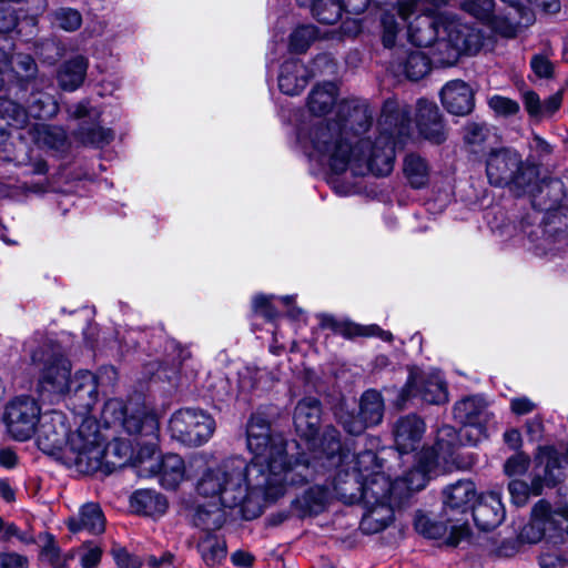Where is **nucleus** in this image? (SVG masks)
<instances>
[{
    "label": "nucleus",
    "instance_id": "nucleus-1",
    "mask_svg": "<svg viewBox=\"0 0 568 568\" xmlns=\"http://www.w3.org/2000/svg\"><path fill=\"white\" fill-rule=\"evenodd\" d=\"M310 141L337 174L351 170L355 176L368 173L385 176L393 171L394 151L386 138H382L375 148L369 139L354 142L334 119L315 124L311 129Z\"/></svg>",
    "mask_w": 568,
    "mask_h": 568
},
{
    "label": "nucleus",
    "instance_id": "nucleus-2",
    "mask_svg": "<svg viewBox=\"0 0 568 568\" xmlns=\"http://www.w3.org/2000/svg\"><path fill=\"white\" fill-rule=\"evenodd\" d=\"M200 496L213 499L214 504L226 508H241L245 519L258 517L263 504L272 501L248 484V471L243 458L223 460L219 466L209 468L197 481Z\"/></svg>",
    "mask_w": 568,
    "mask_h": 568
},
{
    "label": "nucleus",
    "instance_id": "nucleus-3",
    "mask_svg": "<svg viewBox=\"0 0 568 568\" xmlns=\"http://www.w3.org/2000/svg\"><path fill=\"white\" fill-rule=\"evenodd\" d=\"M246 440L253 454L251 463H246L248 484L275 501L285 494L287 484L297 483L295 469L291 467L287 458L285 440L272 432L254 438L248 437Z\"/></svg>",
    "mask_w": 568,
    "mask_h": 568
},
{
    "label": "nucleus",
    "instance_id": "nucleus-4",
    "mask_svg": "<svg viewBox=\"0 0 568 568\" xmlns=\"http://www.w3.org/2000/svg\"><path fill=\"white\" fill-rule=\"evenodd\" d=\"M486 173L491 185L508 187L516 196L535 194L539 190L538 166L523 160L520 153L510 148L493 150L486 161Z\"/></svg>",
    "mask_w": 568,
    "mask_h": 568
},
{
    "label": "nucleus",
    "instance_id": "nucleus-5",
    "mask_svg": "<svg viewBox=\"0 0 568 568\" xmlns=\"http://www.w3.org/2000/svg\"><path fill=\"white\" fill-rule=\"evenodd\" d=\"M483 45L478 29L457 20L442 23L438 39L430 44L432 62L440 67H452L462 54H475Z\"/></svg>",
    "mask_w": 568,
    "mask_h": 568
},
{
    "label": "nucleus",
    "instance_id": "nucleus-6",
    "mask_svg": "<svg viewBox=\"0 0 568 568\" xmlns=\"http://www.w3.org/2000/svg\"><path fill=\"white\" fill-rule=\"evenodd\" d=\"M64 459L70 467H74L81 474H102L103 438L95 420L84 419L70 435Z\"/></svg>",
    "mask_w": 568,
    "mask_h": 568
},
{
    "label": "nucleus",
    "instance_id": "nucleus-7",
    "mask_svg": "<svg viewBox=\"0 0 568 568\" xmlns=\"http://www.w3.org/2000/svg\"><path fill=\"white\" fill-rule=\"evenodd\" d=\"M382 42L385 48L394 49L390 69L397 75H404L410 81H418L430 71L432 60L424 52L405 48L395 47L397 34L400 32V24L392 12H384L381 19Z\"/></svg>",
    "mask_w": 568,
    "mask_h": 568
},
{
    "label": "nucleus",
    "instance_id": "nucleus-8",
    "mask_svg": "<svg viewBox=\"0 0 568 568\" xmlns=\"http://www.w3.org/2000/svg\"><path fill=\"white\" fill-rule=\"evenodd\" d=\"M476 497V487L471 480H458L444 489L442 517L452 523L448 546L455 547L469 537L470 530L465 517L473 509Z\"/></svg>",
    "mask_w": 568,
    "mask_h": 568
},
{
    "label": "nucleus",
    "instance_id": "nucleus-9",
    "mask_svg": "<svg viewBox=\"0 0 568 568\" xmlns=\"http://www.w3.org/2000/svg\"><path fill=\"white\" fill-rule=\"evenodd\" d=\"M535 460L537 473L530 486L523 480H511L508 485L511 501L518 507L527 504L530 494L538 496L545 485L554 487L565 478L559 453L554 446H539Z\"/></svg>",
    "mask_w": 568,
    "mask_h": 568
},
{
    "label": "nucleus",
    "instance_id": "nucleus-10",
    "mask_svg": "<svg viewBox=\"0 0 568 568\" xmlns=\"http://www.w3.org/2000/svg\"><path fill=\"white\" fill-rule=\"evenodd\" d=\"M31 361L40 371V384L43 388L57 394L70 392L72 366L59 344L43 341L31 352Z\"/></svg>",
    "mask_w": 568,
    "mask_h": 568
},
{
    "label": "nucleus",
    "instance_id": "nucleus-11",
    "mask_svg": "<svg viewBox=\"0 0 568 568\" xmlns=\"http://www.w3.org/2000/svg\"><path fill=\"white\" fill-rule=\"evenodd\" d=\"M321 450L327 467H348L352 473L359 474L363 479L374 471H381L377 456L373 450H364L357 455L344 452L339 432L334 426L328 425L324 428Z\"/></svg>",
    "mask_w": 568,
    "mask_h": 568
},
{
    "label": "nucleus",
    "instance_id": "nucleus-12",
    "mask_svg": "<svg viewBox=\"0 0 568 568\" xmlns=\"http://www.w3.org/2000/svg\"><path fill=\"white\" fill-rule=\"evenodd\" d=\"M172 438L187 446H201L215 430V422L202 409L182 408L175 412L169 424Z\"/></svg>",
    "mask_w": 568,
    "mask_h": 568
},
{
    "label": "nucleus",
    "instance_id": "nucleus-13",
    "mask_svg": "<svg viewBox=\"0 0 568 568\" xmlns=\"http://www.w3.org/2000/svg\"><path fill=\"white\" fill-rule=\"evenodd\" d=\"M40 415L41 409L34 398L18 396L6 405L2 420L13 439L24 442L36 434Z\"/></svg>",
    "mask_w": 568,
    "mask_h": 568
},
{
    "label": "nucleus",
    "instance_id": "nucleus-14",
    "mask_svg": "<svg viewBox=\"0 0 568 568\" xmlns=\"http://www.w3.org/2000/svg\"><path fill=\"white\" fill-rule=\"evenodd\" d=\"M334 120L341 123L343 130L351 134L352 140L368 131L373 124L374 110L367 100L348 98L341 100Z\"/></svg>",
    "mask_w": 568,
    "mask_h": 568
},
{
    "label": "nucleus",
    "instance_id": "nucleus-15",
    "mask_svg": "<svg viewBox=\"0 0 568 568\" xmlns=\"http://www.w3.org/2000/svg\"><path fill=\"white\" fill-rule=\"evenodd\" d=\"M454 417L463 425L462 432L465 434L476 433L479 437L484 432V426L489 419L487 404L481 396L473 395L457 402L454 406ZM478 438L470 443L475 445Z\"/></svg>",
    "mask_w": 568,
    "mask_h": 568
},
{
    "label": "nucleus",
    "instance_id": "nucleus-16",
    "mask_svg": "<svg viewBox=\"0 0 568 568\" xmlns=\"http://www.w3.org/2000/svg\"><path fill=\"white\" fill-rule=\"evenodd\" d=\"M321 402L313 397L300 400L294 410V426L297 434L305 438L313 449H318L320 458H324L317 434L321 424Z\"/></svg>",
    "mask_w": 568,
    "mask_h": 568
},
{
    "label": "nucleus",
    "instance_id": "nucleus-17",
    "mask_svg": "<svg viewBox=\"0 0 568 568\" xmlns=\"http://www.w3.org/2000/svg\"><path fill=\"white\" fill-rule=\"evenodd\" d=\"M37 444L45 454L53 455L61 450L64 446L68 448L69 427L65 424L63 414L52 412L40 419Z\"/></svg>",
    "mask_w": 568,
    "mask_h": 568
},
{
    "label": "nucleus",
    "instance_id": "nucleus-18",
    "mask_svg": "<svg viewBox=\"0 0 568 568\" xmlns=\"http://www.w3.org/2000/svg\"><path fill=\"white\" fill-rule=\"evenodd\" d=\"M410 124V109L396 100H386L383 104L379 125L383 132L372 141L375 146L382 138H386L395 152V138L405 135Z\"/></svg>",
    "mask_w": 568,
    "mask_h": 568
},
{
    "label": "nucleus",
    "instance_id": "nucleus-19",
    "mask_svg": "<svg viewBox=\"0 0 568 568\" xmlns=\"http://www.w3.org/2000/svg\"><path fill=\"white\" fill-rule=\"evenodd\" d=\"M320 326L348 339L355 337H379L385 342H392L393 339L390 332L384 331L376 324L361 325L349 321H338L328 314L320 315Z\"/></svg>",
    "mask_w": 568,
    "mask_h": 568
},
{
    "label": "nucleus",
    "instance_id": "nucleus-20",
    "mask_svg": "<svg viewBox=\"0 0 568 568\" xmlns=\"http://www.w3.org/2000/svg\"><path fill=\"white\" fill-rule=\"evenodd\" d=\"M416 123L420 135L433 144H442L447 139L438 106L434 102L419 100Z\"/></svg>",
    "mask_w": 568,
    "mask_h": 568
},
{
    "label": "nucleus",
    "instance_id": "nucleus-21",
    "mask_svg": "<svg viewBox=\"0 0 568 568\" xmlns=\"http://www.w3.org/2000/svg\"><path fill=\"white\" fill-rule=\"evenodd\" d=\"M123 427L131 435H140L146 438V445H154L158 439V418L144 406H125L123 409Z\"/></svg>",
    "mask_w": 568,
    "mask_h": 568
},
{
    "label": "nucleus",
    "instance_id": "nucleus-22",
    "mask_svg": "<svg viewBox=\"0 0 568 568\" xmlns=\"http://www.w3.org/2000/svg\"><path fill=\"white\" fill-rule=\"evenodd\" d=\"M425 429L424 420L415 414L399 417L393 427L397 449L403 454L415 450L420 444Z\"/></svg>",
    "mask_w": 568,
    "mask_h": 568
},
{
    "label": "nucleus",
    "instance_id": "nucleus-23",
    "mask_svg": "<svg viewBox=\"0 0 568 568\" xmlns=\"http://www.w3.org/2000/svg\"><path fill=\"white\" fill-rule=\"evenodd\" d=\"M444 108L452 114L466 115L474 109V92L462 80L447 82L440 91Z\"/></svg>",
    "mask_w": 568,
    "mask_h": 568
},
{
    "label": "nucleus",
    "instance_id": "nucleus-24",
    "mask_svg": "<svg viewBox=\"0 0 568 568\" xmlns=\"http://www.w3.org/2000/svg\"><path fill=\"white\" fill-rule=\"evenodd\" d=\"M471 511L476 526L484 531L495 529L505 519V508L497 493L481 496Z\"/></svg>",
    "mask_w": 568,
    "mask_h": 568
},
{
    "label": "nucleus",
    "instance_id": "nucleus-25",
    "mask_svg": "<svg viewBox=\"0 0 568 568\" xmlns=\"http://www.w3.org/2000/svg\"><path fill=\"white\" fill-rule=\"evenodd\" d=\"M333 469V467H328ZM336 470L332 489L334 496L345 504L364 501V483L357 473H352L348 467H334Z\"/></svg>",
    "mask_w": 568,
    "mask_h": 568
},
{
    "label": "nucleus",
    "instance_id": "nucleus-26",
    "mask_svg": "<svg viewBox=\"0 0 568 568\" xmlns=\"http://www.w3.org/2000/svg\"><path fill=\"white\" fill-rule=\"evenodd\" d=\"M364 483V503H396L395 490L402 484L403 479L392 481L390 478L383 471H374L368 477L363 479Z\"/></svg>",
    "mask_w": 568,
    "mask_h": 568
},
{
    "label": "nucleus",
    "instance_id": "nucleus-27",
    "mask_svg": "<svg viewBox=\"0 0 568 568\" xmlns=\"http://www.w3.org/2000/svg\"><path fill=\"white\" fill-rule=\"evenodd\" d=\"M416 396H419L425 403L436 405L444 404L448 400L446 385L435 379L417 381L409 378L400 390L399 399L404 403L408 398Z\"/></svg>",
    "mask_w": 568,
    "mask_h": 568
},
{
    "label": "nucleus",
    "instance_id": "nucleus-28",
    "mask_svg": "<svg viewBox=\"0 0 568 568\" xmlns=\"http://www.w3.org/2000/svg\"><path fill=\"white\" fill-rule=\"evenodd\" d=\"M313 75L314 73L301 60H287L281 67L278 88L287 95L300 94Z\"/></svg>",
    "mask_w": 568,
    "mask_h": 568
},
{
    "label": "nucleus",
    "instance_id": "nucleus-29",
    "mask_svg": "<svg viewBox=\"0 0 568 568\" xmlns=\"http://www.w3.org/2000/svg\"><path fill=\"white\" fill-rule=\"evenodd\" d=\"M449 19L428 14L418 16L408 26L409 41L416 47L429 48L438 39L442 23Z\"/></svg>",
    "mask_w": 568,
    "mask_h": 568
},
{
    "label": "nucleus",
    "instance_id": "nucleus-30",
    "mask_svg": "<svg viewBox=\"0 0 568 568\" xmlns=\"http://www.w3.org/2000/svg\"><path fill=\"white\" fill-rule=\"evenodd\" d=\"M443 460L437 449L433 447L424 448L419 456L416 466L409 470L404 481L408 490H419L426 486L428 475H430Z\"/></svg>",
    "mask_w": 568,
    "mask_h": 568
},
{
    "label": "nucleus",
    "instance_id": "nucleus-31",
    "mask_svg": "<svg viewBox=\"0 0 568 568\" xmlns=\"http://www.w3.org/2000/svg\"><path fill=\"white\" fill-rule=\"evenodd\" d=\"M366 511L362 516L359 529L365 535H375L384 531L395 520L393 504H366Z\"/></svg>",
    "mask_w": 568,
    "mask_h": 568
},
{
    "label": "nucleus",
    "instance_id": "nucleus-32",
    "mask_svg": "<svg viewBox=\"0 0 568 568\" xmlns=\"http://www.w3.org/2000/svg\"><path fill=\"white\" fill-rule=\"evenodd\" d=\"M67 525L72 532L87 530L92 535H99L105 529V518L99 504L87 503L77 515L68 519Z\"/></svg>",
    "mask_w": 568,
    "mask_h": 568
},
{
    "label": "nucleus",
    "instance_id": "nucleus-33",
    "mask_svg": "<svg viewBox=\"0 0 568 568\" xmlns=\"http://www.w3.org/2000/svg\"><path fill=\"white\" fill-rule=\"evenodd\" d=\"M133 452L131 442L126 439L115 438L103 445L102 474L110 475L130 464L133 458Z\"/></svg>",
    "mask_w": 568,
    "mask_h": 568
},
{
    "label": "nucleus",
    "instance_id": "nucleus-34",
    "mask_svg": "<svg viewBox=\"0 0 568 568\" xmlns=\"http://www.w3.org/2000/svg\"><path fill=\"white\" fill-rule=\"evenodd\" d=\"M338 88L334 82H323L315 85L308 94L307 106L312 114L324 115L334 105L337 106Z\"/></svg>",
    "mask_w": 568,
    "mask_h": 568
},
{
    "label": "nucleus",
    "instance_id": "nucleus-35",
    "mask_svg": "<svg viewBox=\"0 0 568 568\" xmlns=\"http://www.w3.org/2000/svg\"><path fill=\"white\" fill-rule=\"evenodd\" d=\"M539 190L535 194H525L531 200V205L539 211L556 210L562 197V184L558 180H545L539 178Z\"/></svg>",
    "mask_w": 568,
    "mask_h": 568
},
{
    "label": "nucleus",
    "instance_id": "nucleus-36",
    "mask_svg": "<svg viewBox=\"0 0 568 568\" xmlns=\"http://www.w3.org/2000/svg\"><path fill=\"white\" fill-rule=\"evenodd\" d=\"M88 65V59L83 55H75L65 61L58 72L59 85L65 91L80 88L85 79Z\"/></svg>",
    "mask_w": 568,
    "mask_h": 568
},
{
    "label": "nucleus",
    "instance_id": "nucleus-37",
    "mask_svg": "<svg viewBox=\"0 0 568 568\" xmlns=\"http://www.w3.org/2000/svg\"><path fill=\"white\" fill-rule=\"evenodd\" d=\"M159 477L161 485L168 489L176 488L184 479V460L176 454H166L159 465Z\"/></svg>",
    "mask_w": 568,
    "mask_h": 568
},
{
    "label": "nucleus",
    "instance_id": "nucleus-38",
    "mask_svg": "<svg viewBox=\"0 0 568 568\" xmlns=\"http://www.w3.org/2000/svg\"><path fill=\"white\" fill-rule=\"evenodd\" d=\"M358 412L368 427L381 424L385 412V404L381 393L375 389L364 392L359 399Z\"/></svg>",
    "mask_w": 568,
    "mask_h": 568
},
{
    "label": "nucleus",
    "instance_id": "nucleus-39",
    "mask_svg": "<svg viewBox=\"0 0 568 568\" xmlns=\"http://www.w3.org/2000/svg\"><path fill=\"white\" fill-rule=\"evenodd\" d=\"M70 392H73L83 406L90 408L97 400L98 382L95 375L90 371H79L73 379L70 378Z\"/></svg>",
    "mask_w": 568,
    "mask_h": 568
},
{
    "label": "nucleus",
    "instance_id": "nucleus-40",
    "mask_svg": "<svg viewBox=\"0 0 568 568\" xmlns=\"http://www.w3.org/2000/svg\"><path fill=\"white\" fill-rule=\"evenodd\" d=\"M4 121L9 126L22 129L28 123V112L17 102L0 98V122ZM10 133L0 123V138Z\"/></svg>",
    "mask_w": 568,
    "mask_h": 568
},
{
    "label": "nucleus",
    "instance_id": "nucleus-41",
    "mask_svg": "<svg viewBox=\"0 0 568 568\" xmlns=\"http://www.w3.org/2000/svg\"><path fill=\"white\" fill-rule=\"evenodd\" d=\"M131 504L136 511L144 515L163 514L168 508L165 497L150 489L135 491L131 497Z\"/></svg>",
    "mask_w": 568,
    "mask_h": 568
},
{
    "label": "nucleus",
    "instance_id": "nucleus-42",
    "mask_svg": "<svg viewBox=\"0 0 568 568\" xmlns=\"http://www.w3.org/2000/svg\"><path fill=\"white\" fill-rule=\"evenodd\" d=\"M415 529L416 531L428 538V539H442L445 538V544H447V538L450 534L452 523H448L440 516V520L430 518L424 514L417 515L415 518Z\"/></svg>",
    "mask_w": 568,
    "mask_h": 568
},
{
    "label": "nucleus",
    "instance_id": "nucleus-43",
    "mask_svg": "<svg viewBox=\"0 0 568 568\" xmlns=\"http://www.w3.org/2000/svg\"><path fill=\"white\" fill-rule=\"evenodd\" d=\"M465 432L457 433V430L449 425H444L437 430L436 442L434 447L439 453L443 462H447L454 454L455 448L459 445L463 437L469 436Z\"/></svg>",
    "mask_w": 568,
    "mask_h": 568
},
{
    "label": "nucleus",
    "instance_id": "nucleus-44",
    "mask_svg": "<svg viewBox=\"0 0 568 568\" xmlns=\"http://www.w3.org/2000/svg\"><path fill=\"white\" fill-rule=\"evenodd\" d=\"M404 173L414 189H420L428 182L429 169L427 162L416 154H409L404 160Z\"/></svg>",
    "mask_w": 568,
    "mask_h": 568
},
{
    "label": "nucleus",
    "instance_id": "nucleus-45",
    "mask_svg": "<svg viewBox=\"0 0 568 568\" xmlns=\"http://www.w3.org/2000/svg\"><path fill=\"white\" fill-rule=\"evenodd\" d=\"M202 559L207 566L220 565L226 558V545L216 536L206 535L199 544Z\"/></svg>",
    "mask_w": 568,
    "mask_h": 568
},
{
    "label": "nucleus",
    "instance_id": "nucleus-46",
    "mask_svg": "<svg viewBox=\"0 0 568 568\" xmlns=\"http://www.w3.org/2000/svg\"><path fill=\"white\" fill-rule=\"evenodd\" d=\"M212 506L213 509L199 507L194 516L195 526L206 531L220 529L225 523V514L223 511L224 507L214 503Z\"/></svg>",
    "mask_w": 568,
    "mask_h": 568
},
{
    "label": "nucleus",
    "instance_id": "nucleus-47",
    "mask_svg": "<svg viewBox=\"0 0 568 568\" xmlns=\"http://www.w3.org/2000/svg\"><path fill=\"white\" fill-rule=\"evenodd\" d=\"M343 11V4L338 0H314L312 4L313 16L324 24L336 23Z\"/></svg>",
    "mask_w": 568,
    "mask_h": 568
},
{
    "label": "nucleus",
    "instance_id": "nucleus-48",
    "mask_svg": "<svg viewBox=\"0 0 568 568\" xmlns=\"http://www.w3.org/2000/svg\"><path fill=\"white\" fill-rule=\"evenodd\" d=\"M77 136L85 145L103 146L113 140V132L99 125L81 124Z\"/></svg>",
    "mask_w": 568,
    "mask_h": 568
},
{
    "label": "nucleus",
    "instance_id": "nucleus-49",
    "mask_svg": "<svg viewBox=\"0 0 568 568\" xmlns=\"http://www.w3.org/2000/svg\"><path fill=\"white\" fill-rule=\"evenodd\" d=\"M335 415L337 423L349 435L358 436L368 428L367 424L361 417L359 412L356 414L354 410H346L341 407Z\"/></svg>",
    "mask_w": 568,
    "mask_h": 568
},
{
    "label": "nucleus",
    "instance_id": "nucleus-50",
    "mask_svg": "<svg viewBox=\"0 0 568 568\" xmlns=\"http://www.w3.org/2000/svg\"><path fill=\"white\" fill-rule=\"evenodd\" d=\"M29 112L37 119H49L57 114L58 104L49 94L33 95Z\"/></svg>",
    "mask_w": 568,
    "mask_h": 568
},
{
    "label": "nucleus",
    "instance_id": "nucleus-51",
    "mask_svg": "<svg viewBox=\"0 0 568 568\" xmlns=\"http://www.w3.org/2000/svg\"><path fill=\"white\" fill-rule=\"evenodd\" d=\"M316 38V30L313 26H301L290 37V49L295 53L305 52Z\"/></svg>",
    "mask_w": 568,
    "mask_h": 568
},
{
    "label": "nucleus",
    "instance_id": "nucleus-52",
    "mask_svg": "<svg viewBox=\"0 0 568 568\" xmlns=\"http://www.w3.org/2000/svg\"><path fill=\"white\" fill-rule=\"evenodd\" d=\"M12 70L21 80L29 81L33 79L38 71L34 59L27 53H17L10 60Z\"/></svg>",
    "mask_w": 568,
    "mask_h": 568
},
{
    "label": "nucleus",
    "instance_id": "nucleus-53",
    "mask_svg": "<svg viewBox=\"0 0 568 568\" xmlns=\"http://www.w3.org/2000/svg\"><path fill=\"white\" fill-rule=\"evenodd\" d=\"M55 23L64 31L72 32L82 24L81 13L72 8H60L54 12Z\"/></svg>",
    "mask_w": 568,
    "mask_h": 568
},
{
    "label": "nucleus",
    "instance_id": "nucleus-54",
    "mask_svg": "<svg viewBox=\"0 0 568 568\" xmlns=\"http://www.w3.org/2000/svg\"><path fill=\"white\" fill-rule=\"evenodd\" d=\"M530 154L527 158L539 168V162L552 153V146L538 134H532L529 141Z\"/></svg>",
    "mask_w": 568,
    "mask_h": 568
},
{
    "label": "nucleus",
    "instance_id": "nucleus-55",
    "mask_svg": "<svg viewBox=\"0 0 568 568\" xmlns=\"http://www.w3.org/2000/svg\"><path fill=\"white\" fill-rule=\"evenodd\" d=\"M41 558L53 566V568H64L65 562L73 558L72 554H67L64 557L61 556L60 548L53 541L52 538L48 540L41 550Z\"/></svg>",
    "mask_w": 568,
    "mask_h": 568
},
{
    "label": "nucleus",
    "instance_id": "nucleus-56",
    "mask_svg": "<svg viewBox=\"0 0 568 568\" xmlns=\"http://www.w3.org/2000/svg\"><path fill=\"white\" fill-rule=\"evenodd\" d=\"M488 104L499 115L509 116L519 112L518 102L506 97L494 95L489 99Z\"/></svg>",
    "mask_w": 568,
    "mask_h": 568
},
{
    "label": "nucleus",
    "instance_id": "nucleus-57",
    "mask_svg": "<svg viewBox=\"0 0 568 568\" xmlns=\"http://www.w3.org/2000/svg\"><path fill=\"white\" fill-rule=\"evenodd\" d=\"M464 131V140L470 145L481 144L488 135V128L484 123H468Z\"/></svg>",
    "mask_w": 568,
    "mask_h": 568
},
{
    "label": "nucleus",
    "instance_id": "nucleus-58",
    "mask_svg": "<svg viewBox=\"0 0 568 568\" xmlns=\"http://www.w3.org/2000/svg\"><path fill=\"white\" fill-rule=\"evenodd\" d=\"M334 496L333 489L326 486L316 485L305 494V500L314 506L323 507Z\"/></svg>",
    "mask_w": 568,
    "mask_h": 568
},
{
    "label": "nucleus",
    "instance_id": "nucleus-59",
    "mask_svg": "<svg viewBox=\"0 0 568 568\" xmlns=\"http://www.w3.org/2000/svg\"><path fill=\"white\" fill-rule=\"evenodd\" d=\"M272 432L270 422L262 414H252L246 426V438L262 436Z\"/></svg>",
    "mask_w": 568,
    "mask_h": 568
},
{
    "label": "nucleus",
    "instance_id": "nucleus-60",
    "mask_svg": "<svg viewBox=\"0 0 568 568\" xmlns=\"http://www.w3.org/2000/svg\"><path fill=\"white\" fill-rule=\"evenodd\" d=\"M530 68L539 79H548L554 74V64L545 54H535Z\"/></svg>",
    "mask_w": 568,
    "mask_h": 568
},
{
    "label": "nucleus",
    "instance_id": "nucleus-61",
    "mask_svg": "<svg viewBox=\"0 0 568 568\" xmlns=\"http://www.w3.org/2000/svg\"><path fill=\"white\" fill-rule=\"evenodd\" d=\"M493 6V0H466L463 9L476 18L484 19L491 12Z\"/></svg>",
    "mask_w": 568,
    "mask_h": 568
},
{
    "label": "nucleus",
    "instance_id": "nucleus-62",
    "mask_svg": "<svg viewBox=\"0 0 568 568\" xmlns=\"http://www.w3.org/2000/svg\"><path fill=\"white\" fill-rule=\"evenodd\" d=\"M252 305L254 313L267 321H272L277 316V311L272 305L270 297L265 295L255 296Z\"/></svg>",
    "mask_w": 568,
    "mask_h": 568
},
{
    "label": "nucleus",
    "instance_id": "nucleus-63",
    "mask_svg": "<svg viewBox=\"0 0 568 568\" xmlns=\"http://www.w3.org/2000/svg\"><path fill=\"white\" fill-rule=\"evenodd\" d=\"M102 556V550L99 546L90 542L84 544V551L81 556V564L83 568H95Z\"/></svg>",
    "mask_w": 568,
    "mask_h": 568
},
{
    "label": "nucleus",
    "instance_id": "nucleus-64",
    "mask_svg": "<svg viewBox=\"0 0 568 568\" xmlns=\"http://www.w3.org/2000/svg\"><path fill=\"white\" fill-rule=\"evenodd\" d=\"M29 560L17 552L0 554V568H28Z\"/></svg>",
    "mask_w": 568,
    "mask_h": 568
}]
</instances>
